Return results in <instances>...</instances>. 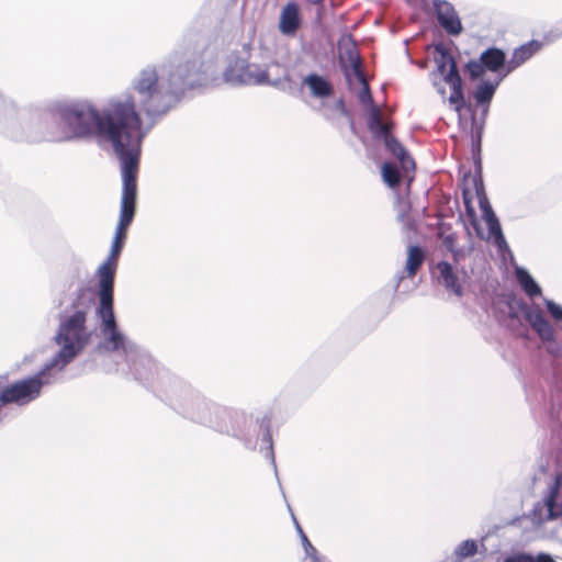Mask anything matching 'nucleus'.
<instances>
[{"instance_id":"nucleus-26","label":"nucleus","mask_w":562,"mask_h":562,"mask_svg":"<svg viewBox=\"0 0 562 562\" xmlns=\"http://www.w3.org/2000/svg\"><path fill=\"white\" fill-rule=\"evenodd\" d=\"M381 171H382V178L389 187L395 188L400 184L402 176H401L400 170L397 169L396 165H394L392 162H384L382 165Z\"/></svg>"},{"instance_id":"nucleus-8","label":"nucleus","mask_w":562,"mask_h":562,"mask_svg":"<svg viewBox=\"0 0 562 562\" xmlns=\"http://www.w3.org/2000/svg\"><path fill=\"white\" fill-rule=\"evenodd\" d=\"M181 409L184 416L194 422L216 428L220 431L227 430L220 422V418L226 414V411L199 394H191L183 403Z\"/></svg>"},{"instance_id":"nucleus-37","label":"nucleus","mask_w":562,"mask_h":562,"mask_svg":"<svg viewBox=\"0 0 562 562\" xmlns=\"http://www.w3.org/2000/svg\"><path fill=\"white\" fill-rule=\"evenodd\" d=\"M434 86H435V88H436L437 92H438L440 95L445 97V93H446L445 87H443L442 85H440V83L436 82V81H434Z\"/></svg>"},{"instance_id":"nucleus-16","label":"nucleus","mask_w":562,"mask_h":562,"mask_svg":"<svg viewBox=\"0 0 562 562\" xmlns=\"http://www.w3.org/2000/svg\"><path fill=\"white\" fill-rule=\"evenodd\" d=\"M303 85L306 86L311 94L318 99H325L333 94L331 83L323 76L310 74L303 78Z\"/></svg>"},{"instance_id":"nucleus-21","label":"nucleus","mask_w":562,"mask_h":562,"mask_svg":"<svg viewBox=\"0 0 562 562\" xmlns=\"http://www.w3.org/2000/svg\"><path fill=\"white\" fill-rule=\"evenodd\" d=\"M515 277L528 296L533 297L541 294L542 291L540 285L536 282L527 269L516 266Z\"/></svg>"},{"instance_id":"nucleus-41","label":"nucleus","mask_w":562,"mask_h":562,"mask_svg":"<svg viewBox=\"0 0 562 562\" xmlns=\"http://www.w3.org/2000/svg\"><path fill=\"white\" fill-rule=\"evenodd\" d=\"M272 464H273L274 471L277 472V464L274 463L273 459H272Z\"/></svg>"},{"instance_id":"nucleus-5","label":"nucleus","mask_w":562,"mask_h":562,"mask_svg":"<svg viewBox=\"0 0 562 562\" xmlns=\"http://www.w3.org/2000/svg\"><path fill=\"white\" fill-rule=\"evenodd\" d=\"M225 82L232 86H271L280 87L289 80V75L278 63L263 57L260 53H250L248 58L231 55L223 74Z\"/></svg>"},{"instance_id":"nucleus-12","label":"nucleus","mask_w":562,"mask_h":562,"mask_svg":"<svg viewBox=\"0 0 562 562\" xmlns=\"http://www.w3.org/2000/svg\"><path fill=\"white\" fill-rule=\"evenodd\" d=\"M481 209L483 213V220L487 226L490 237L493 239L495 246L501 254H512L508 243L503 234L501 223L494 213L488 202H481Z\"/></svg>"},{"instance_id":"nucleus-10","label":"nucleus","mask_w":562,"mask_h":562,"mask_svg":"<svg viewBox=\"0 0 562 562\" xmlns=\"http://www.w3.org/2000/svg\"><path fill=\"white\" fill-rule=\"evenodd\" d=\"M518 306L524 313L526 321L542 341H553L555 339L554 328L541 310L532 308L526 303H520Z\"/></svg>"},{"instance_id":"nucleus-25","label":"nucleus","mask_w":562,"mask_h":562,"mask_svg":"<svg viewBox=\"0 0 562 562\" xmlns=\"http://www.w3.org/2000/svg\"><path fill=\"white\" fill-rule=\"evenodd\" d=\"M370 127L375 133L376 137L382 138L384 143L386 142V138L393 137L390 133V124L381 120L380 113L376 109L370 119Z\"/></svg>"},{"instance_id":"nucleus-6","label":"nucleus","mask_w":562,"mask_h":562,"mask_svg":"<svg viewBox=\"0 0 562 562\" xmlns=\"http://www.w3.org/2000/svg\"><path fill=\"white\" fill-rule=\"evenodd\" d=\"M95 315L99 319L101 340L98 348L106 352H117L128 358L136 349L126 334L120 328L114 312V290H98Z\"/></svg>"},{"instance_id":"nucleus-3","label":"nucleus","mask_w":562,"mask_h":562,"mask_svg":"<svg viewBox=\"0 0 562 562\" xmlns=\"http://www.w3.org/2000/svg\"><path fill=\"white\" fill-rule=\"evenodd\" d=\"M92 304V297L80 291L60 314L54 336L59 350L48 361L55 370L63 372L91 342L93 330L88 326V318Z\"/></svg>"},{"instance_id":"nucleus-35","label":"nucleus","mask_w":562,"mask_h":562,"mask_svg":"<svg viewBox=\"0 0 562 562\" xmlns=\"http://www.w3.org/2000/svg\"><path fill=\"white\" fill-rule=\"evenodd\" d=\"M456 241L457 237L454 234H448L442 236V244L450 252L457 248Z\"/></svg>"},{"instance_id":"nucleus-19","label":"nucleus","mask_w":562,"mask_h":562,"mask_svg":"<svg viewBox=\"0 0 562 562\" xmlns=\"http://www.w3.org/2000/svg\"><path fill=\"white\" fill-rule=\"evenodd\" d=\"M480 59L483 61V65H485L486 69L493 72H497L503 67L506 69V54L501 48L490 47L485 49L481 54Z\"/></svg>"},{"instance_id":"nucleus-7","label":"nucleus","mask_w":562,"mask_h":562,"mask_svg":"<svg viewBox=\"0 0 562 562\" xmlns=\"http://www.w3.org/2000/svg\"><path fill=\"white\" fill-rule=\"evenodd\" d=\"M60 373L49 362H46L34 375L19 380L4 387L0 392V405L16 404L24 406L33 402L41 395L44 386L56 383L59 380Z\"/></svg>"},{"instance_id":"nucleus-28","label":"nucleus","mask_w":562,"mask_h":562,"mask_svg":"<svg viewBox=\"0 0 562 562\" xmlns=\"http://www.w3.org/2000/svg\"><path fill=\"white\" fill-rule=\"evenodd\" d=\"M409 209H411V206H409L408 202H405V201L400 202L397 215H396L397 221L403 225V227H405L408 231L414 228V222L408 216Z\"/></svg>"},{"instance_id":"nucleus-32","label":"nucleus","mask_w":562,"mask_h":562,"mask_svg":"<svg viewBox=\"0 0 562 562\" xmlns=\"http://www.w3.org/2000/svg\"><path fill=\"white\" fill-rule=\"evenodd\" d=\"M302 544L304 547L305 554L310 558L311 562H321L317 558V551L308 541L306 535H303Z\"/></svg>"},{"instance_id":"nucleus-30","label":"nucleus","mask_w":562,"mask_h":562,"mask_svg":"<svg viewBox=\"0 0 562 562\" xmlns=\"http://www.w3.org/2000/svg\"><path fill=\"white\" fill-rule=\"evenodd\" d=\"M467 69L471 76L472 79H477L482 77L485 72V65H483V61L480 60H470L467 64Z\"/></svg>"},{"instance_id":"nucleus-15","label":"nucleus","mask_w":562,"mask_h":562,"mask_svg":"<svg viewBox=\"0 0 562 562\" xmlns=\"http://www.w3.org/2000/svg\"><path fill=\"white\" fill-rule=\"evenodd\" d=\"M435 49L437 53V56L435 57L437 71L442 76L443 80L447 81L454 76H460L456 60L449 49L443 45H437Z\"/></svg>"},{"instance_id":"nucleus-4","label":"nucleus","mask_w":562,"mask_h":562,"mask_svg":"<svg viewBox=\"0 0 562 562\" xmlns=\"http://www.w3.org/2000/svg\"><path fill=\"white\" fill-rule=\"evenodd\" d=\"M125 169L124 175H121L122 198L120 218L112 240L110 254L97 270L98 290H114L117 260L124 247L127 228L135 216L138 171H131L130 166Z\"/></svg>"},{"instance_id":"nucleus-24","label":"nucleus","mask_w":562,"mask_h":562,"mask_svg":"<svg viewBox=\"0 0 562 562\" xmlns=\"http://www.w3.org/2000/svg\"><path fill=\"white\" fill-rule=\"evenodd\" d=\"M426 254L422 247L417 245H409L407 248V259H406V272L409 277H414L418 269L422 267L425 261Z\"/></svg>"},{"instance_id":"nucleus-11","label":"nucleus","mask_w":562,"mask_h":562,"mask_svg":"<svg viewBox=\"0 0 562 562\" xmlns=\"http://www.w3.org/2000/svg\"><path fill=\"white\" fill-rule=\"evenodd\" d=\"M436 18L440 26L450 35L462 32V23L454 7L446 0H432Z\"/></svg>"},{"instance_id":"nucleus-33","label":"nucleus","mask_w":562,"mask_h":562,"mask_svg":"<svg viewBox=\"0 0 562 562\" xmlns=\"http://www.w3.org/2000/svg\"><path fill=\"white\" fill-rule=\"evenodd\" d=\"M503 562H535L533 555L526 552L514 553L509 557H506Z\"/></svg>"},{"instance_id":"nucleus-22","label":"nucleus","mask_w":562,"mask_h":562,"mask_svg":"<svg viewBox=\"0 0 562 562\" xmlns=\"http://www.w3.org/2000/svg\"><path fill=\"white\" fill-rule=\"evenodd\" d=\"M340 49L350 64V68L346 71L347 79L351 81L352 77H361V72L363 70L361 68V60L355 44L352 42H348L344 44V46L341 45Z\"/></svg>"},{"instance_id":"nucleus-38","label":"nucleus","mask_w":562,"mask_h":562,"mask_svg":"<svg viewBox=\"0 0 562 562\" xmlns=\"http://www.w3.org/2000/svg\"><path fill=\"white\" fill-rule=\"evenodd\" d=\"M292 518H293V521H294V524H295L296 530H297V532L300 533V537H301V539H302V538H303V535H305V533H304L303 529L301 528V526L299 525V522H297V520H296V518L294 517V515H293V514H292Z\"/></svg>"},{"instance_id":"nucleus-36","label":"nucleus","mask_w":562,"mask_h":562,"mask_svg":"<svg viewBox=\"0 0 562 562\" xmlns=\"http://www.w3.org/2000/svg\"><path fill=\"white\" fill-rule=\"evenodd\" d=\"M533 561L535 562H555L550 554L543 553V552H540L536 557H533Z\"/></svg>"},{"instance_id":"nucleus-29","label":"nucleus","mask_w":562,"mask_h":562,"mask_svg":"<svg viewBox=\"0 0 562 562\" xmlns=\"http://www.w3.org/2000/svg\"><path fill=\"white\" fill-rule=\"evenodd\" d=\"M353 78L361 86V89H360V91L358 93L359 101L362 104H366V105L367 104H371L372 103V95H371L369 83L367 81L364 72L363 71L361 72V77H353Z\"/></svg>"},{"instance_id":"nucleus-23","label":"nucleus","mask_w":562,"mask_h":562,"mask_svg":"<svg viewBox=\"0 0 562 562\" xmlns=\"http://www.w3.org/2000/svg\"><path fill=\"white\" fill-rule=\"evenodd\" d=\"M505 77L506 76L503 74L498 77V79L495 82H491L487 80L482 81L477 86V88L474 92V99H475L476 103L488 105V103L493 99V95H494L497 87L504 80Z\"/></svg>"},{"instance_id":"nucleus-13","label":"nucleus","mask_w":562,"mask_h":562,"mask_svg":"<svg viewBox=\"0 0 562 562\" xmlns=\"http://www.w3.org/2000/svg\"><path fill=\"white\" fill-rule=\"evenodd\" d=\"M301 10L296 2H288L280 12L279 30L283 35L293 36L301 27Z\"/></svg>"},{"instance_id":"nucleus-20","label":"nucleus","mask_w":562,"mask_h":562,"mask_svg":"<svg viewBox=\"0 0 562 562\" xmlns=\"http://www.w3.org/2000/svg\"><path fill=\"white\" fill-rule=\"evenodd\" d=\"M445 82L448 83L451 88V93L448 98V101L451 105H453L454 111L460 116L462 109L467 106V102L463 94L462 79L460 76H454Z\"/></svg>"},{"instance_id":"nucleus-27","label":"nucleus","mask_w":562,"mask_h":562,"mask_svg":"<svg viewBox=\"0 0 562 562\" xmlns=\"http://www.w3.org/2000/svg\"><path fill=\"white\" fill-rule=\"evenodd\" d=\"M477 552V543L475 540L468 539L462 541L456 549L454 555L462 560L475 555Z\"/></svg>"},{"instance_id":"nucleus-9","label":"nucleus","mask_w":562,"mask_h":562,"mask_svg":"<svg viewBox=\"0 0 562 562\" xmlns=\"http://www.w3.org/2000/svg\"><path fill=\"white\" fill-rule=\"evenodd\" d=\"M539 513V521L553 520L562 516V474H558L549 486L543 503L536 507Z\"/></svg>"},{"instance_id":"nucleus-17","label":"nucleus","mask_w":562,"mask_h":562,"mask_svg":"<svg viewBox=\"0 0 562 562\" xmlns=\"http://www.w3.org/2000/svg\"><path fill=\"white\" fill-rule=\"evenodd\" d=\"M386 149L398 160L402 171L404 173H408L414 170L415 162L412 157L408 155L406 149L402 146V144L395 137L386 138L384 143Z\"/></svg>"},{"instance_id":"nucleus-31","label":"nucleus","mask_w":562,"mask_h":562,"mask_svg":"<svg viewBox=\"0 0 562 562\" xmlns=\"http://www.w3.org/2000/svg\"><path fill=\"white\" fill-rule=\"evenodd\" d=\"M548 313L554 321L562 322V306L552 300L544 301Z\"/></svg>"},{"instance_id":"nucleus-14","label":"nucleus","mask_w":562,"mask_h":562,"mask_svg":"<svg viewBox=\"0 0 562 562\" xmlns=\"http://www.w3.org/2000/svg\"><path fill=\"white\" fill-rule=\"evenodd\" d=\"M542 44L538 41H530L515 48L510 59L506 64L505 76H508L516 68L529 60L541 48Z\"/></svg>"},{"instance_id":"nucleus-18","label":"nucleus","mask_w":562,"mask_h":562,"mask_svg":"<svg viewBox=\"0 0 562 562\" xmlns=\"http://www.w3.org/2000/svg\"><path fill=\"white\" fill-rule=\"evenodd\" d=\"M437 270L439 272V280L443 286L447 290H451L457 296H461L462 288L452 266L447 261H440L437 263Z\"/></svg>"},{"instance_id":"nucleus-2","label":"nucleus","mask_w":562,"mask_h":562,"mask_svg":"<svg viewBox=\"0 0 562 562\" xmlns=\"http://www.w3.org/2000/svg\"><path fill=\"white\" fill-rule=\"evenodd\" d=\"M201 66L199 58L186 54H175L161 65L148 64L131 81L135 97H126L148 116L165 114L187 89L204 82Z\"/></svg>"},{"instance_id":"nucleus-1","label":"nucleus","mask_w":562,"mask_h":562,"mask_svg":"<svg viewBox=\"0 0 562 562\" xmlns=\"http://www.w3.org/2000/svg\"><path fill=\"white\" fill-rule=\"evenodd\" d=\"M55 112L64 130L61 140H106L121 162V175L127 166L138 171L146 131L131 97L114 99L103 109L89 99L61 101Z\"/></svg>"},{"instance_id":"nucleus-40","label":"nucleus","mask_w":562,"mask_h":562,"mask_svg":"<svg viewBox=\"0 0 562 562\" xmlns=\"http://www.w3.org/2000/svg\"><path fill=\"white\" fill-rule=\"evenodd\" d=\"M306 1L310 3L317 4V3H321L323 0H306Z\"/></svg>"},{"instance_id":"nucleus-39","label":"nucleus","mask_w":562,"mask_h":562,"mask_svg":"<svg viewBox=\"0 0 562 562\" xmlns=\"http://www.w3.org/2000/svg\"><path fill=\"white\" fill-rule=\"evenodd\" d=\"M265 437L267 438V441H268V442H269V445L271 446V437H270V435H269L268 430H266V432H265Z\"/></svg>"},{"instance_id":"nucleus-34","label":"nucleus","mask_w":562,"mask_h":562,"mask_svg":"<svg viewBox=\"0 0 562 562\" xmlns=\"http://www.w3.org/2000/svg\"><path fill=\"white\" fill-rule=\"evenodd\" d=\"M472 251V247H469V248H459L457 247L456 249H453L451 251L452 254V257H453V260L456 262H459L460 260L464 259L465 257H468Z\"/></svg>"}]
</instances>
